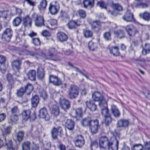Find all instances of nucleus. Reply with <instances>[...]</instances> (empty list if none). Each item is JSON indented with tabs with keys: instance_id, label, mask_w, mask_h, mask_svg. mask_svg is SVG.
<instances>
[{
	"instance_id": "f257e3e1",
	"label": "nucleus",
	"mask_w": 150,
	"mask_h": 150,
	"mask_svg": "<svg viewBox=\"0 0 150 150\" xmlns=\"http://www.w3.org/2000/svg\"><path fill=\"white\" fill-rule=\"evenodd\" d=\"M116 141L115 145H112V142L110 141L108 138L105 137H101L99 140V144L101 148L108 149V150L111 148L112 150H117L118 149V141L115 138H114Z\"/></svg>"
},
{
	"instance_id": "f03ea898",
	"label": "nucleus",
	"mask_w": 150,
	"mask_h": 150,
	"mask_svg": "<svg viewBox=\"0 0 150 150\" xmlns=\"http://www.w3.org/2000/svg\"><path fill=\"white\" fill-rule=\"evenodd\" d=\"M32 19L36 26L40 27L44 25V20L42 16H38L36 13H34L32 16Z\"/></svg>"
},
{
	"instance_id": "7ed1b4c3",
	"label": "nucleus",
	"mask_w": 150,
	"mask_h": 150,
	"mask_svg": "<svg viewBox=\"0 0 150 150\" xmlns=\"http://www.w3.org/2000/svg\"><path fill=\"white\" fill-rule=\"evenodd\" d=\"M79 92L78 88L75 86H71L68 89V95L71 99L76 98L78 96Z\"/></svg>"
},
{
	"instance_id": "20e7f679",
	"label": "nucleus",
	"mask_w": 150,
	"mask_h": 150,
	"mask_svg": "<svg viewBox=\"0 0 150 150\" xmlns=\"http://www.w3.org/2000/svg\"><path fill=\"white\" fill-rule=\"evenodd\" d=\"M57 53V51L54 48H50L49 50L48 54L46 55L45 54L42 53L41 56L46 59H50L54 61H59L55 57V55Z\"/></svg>"
},
{
	"instance_id": "39448f33",
	"label": "nucleus",
	"mask_w": 150,
	"mask_h": 150,
	"mask_svg": "<svg viewBox=\"0 0 150 150\" xmlns=\"http://www.w3.org/2000/svg\"><path fill=\"white\" fill-rule=\"evenodd\" d=\"M11 115L10 120L12 122H15L18 119V116L19 114V110L17 106H15L11 109Z\"/></svg>"
},
{
	"instance_id": "423d86ee",
	"label": "nucleus",
	"mask_w": 150,
	"mask_h": 150,
	"mask_svg": "<svg viewBox=\"0 0 150 150\" xmlns=\"http://www.w3.org/2000/svg\"><path fill=\"white\" fill-rule=\"evenodd\" d=\"M98 124V122L97 120H91L89 127L91 133L95 134L97 132L99 127Z\"/></svg>"
},
{
	"instance_id": "0eeeda50",
	"label": "nucleus",
	"mask_w": 150,
	"mask_h": 150,
	"mask_svg": "<svg viewBox=\"0 0 150 150\" xmlns=\"http://www.w3.org/2000/svg\"><path fill=\"white\" fill-rule=\"evenodd\" d=\"M99 105L101 109V112L102 115L105 117L110 115L108 108L107 103L106 102H102L99 103Z\"/></svg>"
},
{
	"instance_id": "6e6552de",
	"label": "nucleus",
	"mask_w": 150,
	"mask_h": 150,
	"mask_svg": "<svg viewBox=\"0 0 150 150\" xmlns=\"http://www.w3.org/2000/svg\"><path fill=\"white\" fill-rule=\"evenodd\" d=\"M125 28L128 35L130 36H134L138 32L137 29L133 25H127Z\"/></svg>"
},
{
	"instance_id": "1a4fd4ad",
	"label": "nucleus",
	"mask_w": 150,
	"mask_h": 150,
	"mask_svg": "<svg viewBox=\"0 0 150 150\" xmlns=\"http://www.w3.org/2000/svg\"><path fill=\"white\" fill-rule=\"evenodd\" d=\"M75 145L78 147H81L84 144V140L83 137L81 135L76 136L74 139Z\"/></svg>"
},
{
	"instance_id": "9d476101",
	"label": "nucleus",
	"mask_w": 150,
	"mask_h": 150,
	"mask_svg": "<svg viewBox=\"0 0 150 150\" xmlns=\"http://www.w3.org/2000/svg\"><path fill=\"white\" fill-rule=\"evenodd\" d=\"M12 35V31L10 28H7L4 32L2 38L6 42H9Z\"/></svg>"
},
{
	"instance_id": "9b49d317",
	"label": "nucleus",
	"mask_w": 150,
	"mask_h": 150,
	"mask_svg": "<svg viewBox=\"0 0 150 150\" xmlns=\"http://www.w3.org/2000/svg\"><path fill=\"white\" fill-rule=\"evenodd\" d=\"M59 8V4L55 2L54 3L52 2L50 4L49 9L51 14H55L58 11Z\"/></svg>"
},
{
	"instance_id": "f8f14e48",
	"label": "nucleus",
	"mask_w": 150,
	"mask_h": 150,
	"mask_svg": "<svg viewBox=\"0 0 150 150\" xmlns=\"http://www.w3.org/2000/svg\"><path fill=\"white\" fill-rule=\"evenodd\" d=\"M59 103L62 108L65 111L68 110L70 107L69 101L65 99L60 98Z\"/></svg>"
},
{
	"instance_id": "ddd939ff",
	"label": "nucleus",
	"mask_w": 150,
	"mask_h": 150,
	"mask_svg": "<svg viewBox=\"0 0 150 150\" xmlns=\"http://www.w3.org/2000/svg\"><path fill=\"white\" fill-rule=\"evenodd\" d=\"M38 116L40 118L45 119L46 120H49L50 118L47 110L45 108H43L39 110Z\"/></svg>"
},
{
	"instance_id": "4468645a",
	"label": "nucleus",
	"mask_w": 150,
	"mask_h": 150,
	"mask_svg": "<svg viewBox=\"0 0 150 150\" xmlns=\"http://www.w3.org/2000/svg\"><path fill=\"white\" fill-rule=\"evenodd\" d=\"M62 132V130L61 127H59L57 128L53 127L51 131V134L52 138L53 139H57L58 134H61Z\"/></svg>"
},
{
	"instance_id": "2eb2a0df",
	"label": "nucleus",
	"mask_w": 150,
	"mask_h": 150,
	"mask_svg": "<svg viewBox=\"0 0 150 150\" xmlns=\"http://www.w3.org/2000/svg\"><path fill=\"white\" fill-rule=\"evenodd\" d=\"M49 81L50 82L56 86H59L62 84V82L60 79L56 76L50 75L49 77Z\"/></svg>"
},
{
	"instance_id": "dca6fc26",
	"label": "nucleus",
	"mask_w": 150,
	"mask_h": 150,
	"mask_svg": "<svg viewBox=\"0 0 150 150\" xmlns=\"http://www.w3.org/2000/svg\"><path fill=\"white\" fill-rule=\"evenodd\" d=\"M92 97L93 99L95 101H99V103L102 102H105L104 100L103 96L99 92H95L93 94Z\"/></svg>"
},
{
	"instance_id": "f3484780",
	"label": "nucleus",
	"mask_w": 150,
	"mask_h": 150,
	"mask_svg": "<svg viewBox=\"0 0 150 150\" xmlns=\"http://www.w3.org/2000/svg\"><path fill=\"white\" fill-rule=\"evenodd\" d=\"M85 104L86 107L91 111H95L97 109L96 105L93 100H87L85 102Z\"/></svg>"
},
{
	"instance_id": "a211bd4d",
	"label": "nucleus",
	"mask_w": 150,
	"mask_h": 150,
	"mask_svg": "<svg viewBox=\"0 0 150 150\" xmlns=\"http://www.w3.org/2000/svg\"><path fill=\"white\" fill-rule=\"evenodd\" d=\"M123 19L127 22H132L134 21L132 14L127 11L122 17Z\"/></svg>"
},
{
	"instance_id": "6ab92c4d",
	"label": "nucleus",
	"mask_w": 150,
	"mask_h": 150,
	"mask_svg": "<svg viewBox=\"0 0 150 150\" xmlns=\"http://www.w3.org/2000/svg\"><path fill=\"white\" fill-rule=\"evenodd\" d=\"M31 111L28 109L23 110L22 112V116L23 119L27 120L30 118Z\"/></svg>"
},
{
	"instance_id": "aec40b11",
	"label": "nucleus",
	"mask_w": 150,
	"mask_h": 150,
	"mask_svg": "<svg viewBox=\"0 0 150 150\" xmlns=\"http://www.w3.org/2000/svg\"><path fill=\"white\" fill-rule=\"evenodd\" d=\"M67 38V36L63 32H60L57 34V39L61 42L66 41Z\"/></svg>"
},
{
	"instance_id": "412c9836",
	"label": "nucleus",
	"mask_w": 150,
	"mask_h": 150,
	"mask_svg": "<svg viewBox=\"0 0 150 150\" xmlns=\"http://www.w3.org/2000/svg\"><path fill=\"white\" fill-rule=\"evenodd\" d=\"M111 110L114 116L116 117H119L120 115V112L118 109L114 105H112L111 106Z\"/></svg>"
},
{
	"instance_id": "4be33fe9",
	"label": "nucleus",
	"mask_w": 150,
	"mask_h": 150,
	"mask_svg": "<svg viewBox=\"0 0 150 150\" xmlns=\"http://www.w3.org/2000/svg\"><path fill=\"white\" fill-rule=\"evenodd\" d=\"M109 50L110 53L114 56H117L120 54L118 48L117 47H111L109 48Z\"/></svg>"
},
{
	"instance_id": "5701e85b",
	"label": "nucleus",
	"mask_w": 150,
	"mask_h": 150,
	"mask_svg": "<svg viewBox=\"0 0 150 150\" xmlns=\"http://www.w3.org/2000/svg\"><path fill=\"white\" fill-rule=\"evenodd\" d=\"M6 78L8 83V87L9 88L11 89L13 86V80L12 75L9 74H8L6 75Z\"/></svg>"
},
{
	"instance_id": "b1692460",
	"label": "nucleus",
	"mask_w": 150,
	"mask_h": 150,
	"mask_svg": "<svg viewBox=\"0 0 150 150\" xmlns=\"http://www.w3.org/2000/svg\"><path fill=\"white\" fill-rule=\"evenodd\" d=\"M74 125V122L71 119H67L65 123V126L69 130L72 129Z\"/></svg>"
},
{
	"instance_id": "393cba45",
	"label": "nucleus",
	"mask_w": 150,
	"mask_h": 150,
	"mask_svg": "<svg viewBox=\"0 0 150 150\" xmlns=\"http://www.w3.org/2000/svg\"><path fill=\"white\" fill-rule=\"evenodd\" d=\"M39 102V99L38 95H35L31 99V104L33 107H36Z\"/></svg>"
},
{
	"instance_id": "a878e982",
	"label": "nucleus",
	"mask_w": 150,
	"mask_h": 150,
	"mask_svg": "<svg viewBox=\"0 0 150 150\" xmlns=\"http://www.w3.org/2000/svg\"><path fill=\"white\" fill-rule=\"evenodd\" d=\"M27 75L28 79L31 81H33L35 79L36 73L35 70H31L29 71Z\"/></svg>"
},
{
	"instance_id": "bb28decb",
	"label": "nucleus",
	"mask_w": 150,
	"mask_h": 150,
	"mask_svg": "<svg viewBox=\"0 0 150 150\" xmlns=\"http://www.w3.org/2000/svg\"><path fill=\"white\" fill-rule=\"evenodd\" d=\"M150 52V44L146 43L144 46L143 47V50L142 52V54L146 55Z\"/></svg>"
},
{
	"instance_id": "cd10ccee",
	"label": "nucleus",
	"mask_w": 150,
	"mask_h": 150,
	"mask_svg": "<svg viewBox=\"0 0 150 150\" xmlns=\"http://www.w3.org/2000/svg\"><path fill=\"white\" fill-rule=\"evenodd\" d=\"M139 16L145 21H149L150 20V14L148 12H145L140 13Z\"/></svg>"
},
{
	"instance_id": "c85d7f7f",
	"label": "nucleus",
	"mask_w": 150,
	"mask_h": 150,
	"mask_svg": "<svg viewBox=\"0 0 150 150\" xmlns=\"http://www.w3.org/2000/svg\"><path fill=\"white\" fill-rule=\"evenodd\" d=\"M4 140L7 150H15V148H14L11 140H9L7 141L6 138H4Z\"/></svg>"
},
{
	"instance_id": "c756f323",
	"label": "nucleus",
	"mask_w": 150,
	"mask_h": 150,
	"mask_svg": "<svg viewBox=\"0 0 150 150\" xmlns=\"http://www.w3.org/2000/svg\"><path fill=\"white\" fill-rule=\"evenodd\" d=\"M44 76V71L43 69L41 67L38 69V79L41 80L43 79Z\"/></svg>"
},
{
	"instance_id": "7c9ffc66",
	"label": "nucleus",
	"mask_w": 150,
	"mask_h": 150,
	"mask_svg": "<svg viewBox=\"0 0 150 150\" xmlns=\"http://www.w3.org/2000/svg\"><path fill=\"white\" fill-rule=\"evenodd\" d=\"M129 122L127 120H122L118 121L117 123V126L119 127H126L129 125Z\"/></svg>"
},
{
	"instance_id": "2f4dec72",
	"label": "nucleus",
	"mask_w": 150,
	"mask_h": 150,
	"mask_svg": "<svg viewBox=\"0 0 150 150\" xmlns=\"http://www.w3.org/2000/svg\"><path fill=\"white\" fill-rule=\"evenodd\" d=\"M83 4L85 8L88 6L92 7L94 5V0H85L83 2Z\"/></svg>"
},
{
	"instance_id": "473e14b6",
	"label": "nucleus",
	"mask_w": 150,
	"mask_h": 150,
	"mask_svg": "<svg viewBox=\"0 0 150 150\" xmlns=\"http://www.w3.org/2000/svg\"><path fill=\"white\" fill-rule=\"evenodd\" d=\"M51 113L54 116H57L59 113V110L58 107L57 106H53L51 109Z\"/></svg>"
},
{
	"instance_id": "72a5a7b5",
	"label": "nucleus",
	"mask_w": 150,
	"mask_h": 150,
	"mask_svg": "<svg viewBox=\"0 0 150 150\" xmlns=\"http://www.w3.org/2000/svg\"><path fill=\"white\" fill-rule=\"evenodd\" d=\"M23 23L25 26L28 25L30 26L31 23V20L28 16H27L23 18Z\"/></svg>"
},
{
	"instance_id": "f704fd0d",
	"label": "nucleus",
	"mask_w": 150,
	"mask_h": 150,
	"mask_svg": "<svg viewBox=\"0 0 150 150\" xmlns=\"http://www.w3.org/2000/svg\"><path fill=\"white\" fill-rule=\"evenodd\" d=\"M33 86L32 84L30 83H28L25 86L24 90L27 94L28 95H29L31 92L33 90Z\"/></svg>"
},
{
	"instance_id": "c9c22d12",
	"label": "nucleus",
	"mask_w": 150,
	"mask_h": 150,
	"mask_svg": "<svg viewBox=\"0 0 150 150\" xmlns=\"http://www.w3.org/2000/svg\"><path fill=\"white\" fill-rule=\"evenodd\" d=\"M21 21V18L19 17H17L15 18L13 21V25L14 26L16 27L19 25Z\"/></svg>"
},
{
	"instance_id": "e433bc0d",
	"label": "nucleus",
	"mask_w": 150,
	"mask_h": 150,
	"mask_svg": "<svg viewBox=\"0 0 150 150\" xmlns=\"http://www.w3.org/2000/svg\"><path fill=\"white\" fill-rule=\"evenodd\" d=\"M89 48L92 51L94 50L97 48V45L92 41H90L88 44Z\"/></svg>"
},
{
	"instance_id": "4c0bfd02",
	"label": "nucleus",
	"mask_w": 150,
	"mask_h": 150,
	"mask_svg": "<svg viewBox=\"0 0 150 150\" xmlns=\"http://www.w3.org/2000/svg\"><path fill=\"white\" fill-rule=\"evenodd\" d=\"M67 25L69 29H72L77 26L78 25L76 22L71 21L68 23Z\"/></svg>"
},
{
	"instance_id": "58836bf2",
	"label": "nucleus",
	"mask_w": 150,
	"mask_h": 150,
	"mask_svg": "<svg viewBox=\"0 0 150 150\" xmlns=\"http://www.w3.org/2000/svg\"><path fill=\"white\" fill-rule=\"evenodd\" d=\"M24 135V132L22 131L19 132L17 134L16 137L18 142H20L23 139Z\"/></svg>"
},
{
	"instance_id": "ea45409f",
	"label": "nucleus",
	"mask_w": 150,
	"mask_h": 150,
	"mask_svg": "<svg viewBox=\"0 0 150 150\" xmlns=\"http://www.w3.org/2000/svg\"><path fill=\"white\" fill-rule=\"evenodd\" d=\"M47 5V3L45 0H42L40 2L39 8L40 10H42L45 9Z\"/></svg>"
},
{
	"instance_id": "a19ab883",
	"label": "nucleus",
	"mask_w": 150,
	"mask_h": 150,
	"mask_svg": "<svg viewBox=\"0 0 150 150\" xmlns=\"http://www.w3.org/2000/svg\"><path fill=\"white\" fill-rule=\"evenodd\" d=\"M30 143L29 142H24L22 146L23 150H30Z\"/></svg>"
},
{
	"instance_id": "79ce46f5",
	"label": "nucleus",
	"mask_w": 150,
	"mask_h": 150,
	"mask_svg": "<svg viewBox=\"0 0 150 150\" xmlns=\"http://www.w3.org/2000/svg\"><path fill=\"white\" fill-rule=\"evenodd\" d=\"M83 33L84 37L86 38L91 37L93 34L91 31L87 30H84Z\"/></svg>"
},
{
	"instance_id": "37998d69",
	"label": "nucleus",
	"mask_w": 150,
	"mask_h": 150,
	"mask_svg": "<svg viewBox=\"0 0 150 150\" xmlns=\"http://www.w3.org/2000/svg\"><path fill=\"white\" fill-rule=\"evenodd\" d=\"M105 123L107 125H108L112 121V119L110 115L105 117H104Z\"/></svg>"
},
{
	"instance_id": "c03bdc74",
	"label": "nucleus",
	"mask_w": 150,
	"mask_h": 150,
	"mask_svg": "<svg viewBox=\"0 0 150 150\" xmlns=\"http://www.w3.org/2000/svg\"><path fill=\"white\" fill-rule=\"evenodd\" d=\"M76 113L75 117L77 118L81 117L82 114V111L81 108H79L75 110Z\"/></svg>"
},
{
	"instance_id": "a18cd8bd",
	"label": "nucleus",
	"mask_w": 150,
	"mask_h": 150,
	"mask_svg": "<svg viewBox=\"0 0 150 150\" xmlns=\"http://www.w3.org/2000/svg\"><path fill=\"white\" fill-rule=\"evenodd\" d=\"M91 122V120L88 119H84L82 120L81 123L83 126H86L89 125Z\"/></svg>"
},
{
	"instance_id": "49530a36",
	"label": "nucleus",
	"mask_w": 150,
	"mask_h": 150,
	"mask_svg": "<svg viewBox=\"0 0 150 150\" xmlns=\"http://www.w3.org/2000/svg\"><path fill=\"white\" fill-rule=\"evenodd\" d=\"M115 34L118 38H121L124 37L123 32L120 30H117L115 32Z\"/></svg>"
},
{
	"instance_id": "de8ad7c7",
	"label": "nucleus",
	"mask_w": 150,
	"mask_h": 150,
	"mask_svg": "<svg viewBox=\"0 0 150 150\" xmlns=\"http://www.w3.org/2000/svg\"><path fill=\"white\" fill-rule=\"evenodd\" d=\"M143 148V146L141 144H135L132 148V150H142Z\"/></svg>"
},
{
	"instance_id": "09e8293b",
	"label": "nucleus",
	"mask_w": 150,
	"mask_h": 150,
	"mask_svg": "<svg viewBox=\"0 0 150 150\" xmlns=\"http://www.w3.org/2000/svg\"><path fill=\"white\" fill-rule=\"evenodd\" d=\"M100 24L101 23L100 21H96L93 22L91 26L93 28H98L99 29V26L100 25Z\"/></svg>"
},
{
	"instance_id": "8fccbe9b",
	"label": "nucleus",
	"mask_w": 150,
	"mask_h": 150,
	"mask_svg": "<svg viewBox=\"0 0 150 150\" xmlns=\"http://www.w3.org/2000/svg\"><path fill=\"white\" fill-rule=\"evenodd\" d=\"M112 6L114 8L118 11H121L122 10V6L118 4H112Z\"/></svg>"
},
{
	"instance_id": "3c124183",
	"label": "nucleus",
	"mask_w": 150,
	"mask_h": 150,
	"mask_svg": "<svg viewBox=\"0 0 150 150\" xmlns=\"http://www.w3.org/2000/svg\"><path fill=\"white\" fill-rule=\"evenodd\" d=\"M11 129L10 127H7L4 128V130L3 131V135H6L9 134L10 133Z\"/></svg>"
},
{
	"instance_id": "603ef678",
	"label": "nucleus",
	"mask_w": 150,
	"mask_h": 150,
	"mask_svg": "<svg viewBox=\"0 0 150 150\" xmlns=\"http://www.w3.org/2000/svg\"><path fill=\"white\" fill-rule=\"evenodd\" d=\"M25 92L24 89L21 88L17 91V95L18 96H22Z\"/></svg>"
},
{
	"instance_id": "864d4df0",
	"label": "nucleus",
	"mask_w": 150,
	"mask_h": 150,
	"mask_svg": "<svg viewBox=\"0 0 150 150\" xmlns=\"http://www.w3.org/2000/svg\"><path fill=\"white\" fill-rule=\"evenodd\" d=\"M78 12L81 17L84 18L85 17L86 14L84 10L80 9L78 10Z\"/></svg>"
},
{
	"instance_id": "5fc2aeb1",
	"label": "nucleus",
	"mask_w": 150,
	"mask_h": 150,
	"mask_svg": "<svg viewBox=\"0 0 150 150\" xmlns=\"http://www.w3.org/2000/svg\"><path fill=\"white\" fill-rule=\"evenodd\" d=\"M21 61L16 60L13 61L12 62V66H20L21 64Z\"/></svg>"
},
{
	"instance_id": "6e6d98bb",
	"label": "nucleus",
	"mask_w": 150,
	"mask_h": 150,
	"mask_svg": "<svg viewBox=\"0 0 150 150\" xmlns=\"http://www.w3.org/2000/svg\"><path fill=\"white\" fill-rule=\"evenodd\" d=\"M104 36L106 40H109L111 39L110 34L109 32L105 33L104 34Z\"/></svg>"
},
{
	"instance_id": "4d7b16f0",
	"label": "nucleus",
	"mask_w": 150,
	"mask_h": 150,
	"mask_svg": "<svg viewBox=\"0 0 150 150\" xmlns=\"http://www.w3.org/2000/svg\"><path fill=\"white\" fill-rule=\"evenodd\" d=\"M32 41L33 43L35 45H38L40 44V41L38 38H33Z\"/></svg>"
},
{
	"instance_id": "13d9d810",
	"label": "nucleus",
	"mask_w": 150,
	"mask_h": 150,
	"mask_svg": "<svg viewBox=\"0 0 150 150\" xmlns=\"http://www.w3.org/2000/svg\"><path fill=\"white\" fill-rule=\"evenodd\" d=\"M97 5L102 8H105V9L106 8V5L103 2H98Z\"/></svg>"
},
{
	"instance_id": "bf43d9fd",
	"label": "nucleus",
	"mask_w": 150,
	"mask_h": 150,
	"mask_svg": "<svg viewBox=\"0 0 150 150\" xmlns=\"http://www.w3.org/2000/svg\"><path fill=\"white\" fill-rule=\"evenodd\" d=\"M98 145V142L96 140H95L92 142L91 144V149L93 147H96Z\"/></svg>"
},
{
	"instance_id": "052dcab7",
	"label": "nucleus",
	"mask_w": 150,
	"mask_h": 150,
	"mask_svg": "<svg viewBox=\"0 0 150 150\" xmlns=\"http://www.w3.org/2000/svg\"><path fill=\"white\" fill-rule=\"evenodd\" d=\"M6 62L5 57L2 56L0 55V64L1 65H4Z\"/></svg>"
},
{
	"instance_id": "680f3d73",
	"label": "nucleus",
	"mask_w": 150,
	"mask_h": 150,
	"mask_svg": "<svg viewBox=\"0 0 150 150\" xmlns=\"http://www.w3.org/2000/svg\"><path fill=\"white\" fill-rule=\"evenodd\" d=\"M50 23L52 26H56L57 23V21L55 19H51L50 21Z\"/></svg>"
},
{
	"instance_id": "e2e57ef3",
	"label": "nucleus",
	"mask_w": 150,
	"mask_h": 150,
	"mask_svg": "<svg viewBox=\"0 0 150 150\" xmlns=\"http://www.w3.org/2000/svg\"><path fill=\"white\" fill-rule=\"evenodd\" d=\"M41 34L44 37H48L50 36V33L47 31L45 30L43 31L42 33Z\"/></svg>"
},
{
	"instance_id": "0e129e2a",
	"label": "nucleus",
	"mask_w": 150,
	"mask_h": 150,
	"mask_svg": "<svg viewBox=\"0 0 150 150\" xmlns=\"http://www.w3.org/2000/svg\"><path fill=\"white\" fill-rule=\"evenodd\" d=\"M145 150H150V142H146L145 144Z\"/></svg>"
},
{
	"instance_id": "69168bd1",
	"label": "nucleus",
	"mask_w": 150,
	"mask_h": 150,
	"mask_svg": "<svg viewBox=\"0 0 150 150\" xmlns=\"http://www.w3.org/2000/svg\"><path fill=\"white\" fill-rule=\"evenodd\" d=\"M6 115L5 114L1 113L0 114V122L3 121L5 119Z\"/></svg>"
},
{
	"instance_id": "338daca9",
	"label": "nucleus",
	"mask_w": 150,
	"mask_h": 150,
	"mask_svg": "<svg viewBox=\"0 0 150 150\" xmlns=\"http://www.w3.org/2000/svg\"><path fill=\"white\" fill-rule=\"evenodd\" d=\"M20 54L28 55L30 54V52L26 50H25L20 53Z\"/></svg>"
},
{
	"instance_id": "774afa93",
	"label": "nucleus",
	"mask_w": 150,
	"mask_h": 150,
	"mask_svg": "<svg viewBox=\"0 0 150 150\" xmlns=\"http://www.w3.org/2000/svg\"><path fill=\"white\" fill-rule=\"evenodd\" d=\"M6 69V66H0V71L3 74H4L5 72Z\"/></svg>"
}]
</instances>
